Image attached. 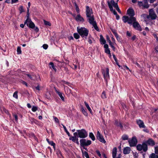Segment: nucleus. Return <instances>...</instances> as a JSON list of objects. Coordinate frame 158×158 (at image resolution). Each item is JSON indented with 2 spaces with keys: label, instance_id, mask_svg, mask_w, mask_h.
<instances>
[{
  "label": "nucleus",
  "instance_id": "1",
  "mask_svg": "<svg viewBox=\"0 0 158 158\" xmlns=\"http://www.w3.org/2000/svg\"><path fill=\"white\" fill-rule=\"evenodd\" d=\"M86 14L89 23L93 26L96 30L99 31V29L97 26L96 22L94 20V18L92 10L88 6H86Z\"/></svg>",
  "mask_w": 158,
  "mask_h": 158
},
{
  "label": "nucleus",
  "instance_id": "2",
  "mask_svg": "<svg viewBox=\"0 0 158 158\" xmlns=\"http://www.w3.org/2000/svg\"><path fill=\"white\" fill-rule=\"evenodd\" d=\"M148 145L153 146L155 145V142L152 139H149L148 140L143 142L142 144H138L136 146L137 149L139 151L143 150V152H146L148 149Z\"/></svg>",
  "mask_w": 158,
  "mask_h": 158
},
{
  "label": "nucleus",
  "instance_id": "3",
  "mask_svg": "<svg viewBox=\"0 0 158 158\" xmlns=\"http://www.w3.org/2000/svg\"><path fill=\"white\" fill-rule=\"evenodd\" d=\"M77 30L78 32L82 37L87 38L89 32V31L88 29L84 27L79 28L77 27Z\"/></svg>",
  "mask_w": 158,
  "mask_h": 158
},
{
  "label": "nucleus",
  "instance_id": "4",
  "mask_svg": "<svg viewBox=\"0 0 158 158\" xmlns=\"http://www.w3.org/2000/svg\"><path fill=\"white\" fill-rule=\"evenodd\" d=\"M77 131V132L78 136L79 138H84L88 136L87 132L84 129L78 130Z\"/></svg>",
  "mask_w": 158,
  "mask_h": 158
},
{
  "label": "nucleus",
  "instance_id": "5",
  "mask_svg": "<svg viewBox=\"0 0 158 158\" xmlns=\"http://www.w3.org/2000/svg\"><path fill=\"white\" fill-rule=\"evenodd\" d=\"M102 72L104 79L107 82V81L110 79L109 69L108 68H106L105 70L104 69H102Z\"/></svg>",
  "mask_w": 158,
  "mask_h": 158
},
{
  "label": "nucleus",
  "instance_id": "6",
  "mask_svg": "<svg viewBox=\"0 0 158 158\" xmlns=\"http://www.w3.org/2000/svg\"><path fill=\"white\" fill-rule=\"evenodd\" d=\"M80 145L81 146H88L91 143V141L90 140H86L85 139H81L80 140Z\"/></svg>",
  "mask_w": 158,
  "mask_h": 158
},
{
  "label": "nucleus",
  "instance_id": "7",
  "mask_svg": "<svg viewBox=\"0 0 158 158\" xmlns=\"http://www.w3.org/2000/svg\"><path fill=\"white\" fill-rule=\"evenodd\" d=\"M24 24H26L27 26L31 28H33L35 27V25L34 23L32 22L31 19L28 18V17L27 19L25 20Z\"/></svg>",
  "mask_w": 158,
  "mask_h": 158
},
{
  "label": "nucleus",
  "instance_id": "8",
  "mask_svg": "<svg viewBox=\"0 0 158 158\" xmlns=\"http://www.w3.org/2000/svg\"><path fill=\"white\" fill-rule=\"evenodd\" d=\"M149 15L151 19L152 20L155 19L157 17V15L153 9H151L149 11Z\"/></svg>",
  "mask_w": 158,
  "mask_h": 158
},
{
  "label": "nucleus",
  "instance_id": "9",
  "mask_svg": "<svg viewBox=\"0 0 158 158\" xmlns=\"http://www.w3.org/2000/svg\"><path fill=\"white\" fill-rule=\"evenodd\" d=\"M96 137L97 139L101 142L104 143H106V141L105 140L103 136L101 134L99 131H97Z\"/></svg>",
  "mask_w": 158,
  "mask_h": 158
},
{
  "label": "nucleus",
  "instance_id": "10",
  "mask_svg": "<svg viewBox=\"0 0 158 158\" xmlns=\"http://www.w3.org/2000/svg\"><path fill=\"white\" fill-rule=\"evenodd\" d=\"M130 146L133 147L135 146L137 143V140L135 137H132V139L128 141Z\"/></svg>",
  "mask_w": 158,
  "mask_h": 158
},
{
  "label": "nucleus",
  "instance_id": "11",
  "mask_svg": "<svg viewBox=\"0 0 158 158\" xmlns=\"http://www.w3.org/2000/svg\"><path fill=\"white\" fill-rule=\"evenodd\" d=\"M132 25L133 27L136 30L139 31L142 30V28L139 24L136 21L135 22H134V23H133Z\"/></svg>",
  "mask_w": 158,
  "mask_h": 158
},
{
  "label": "nucleus",
  "instance_id": "12",
  "mask_svg": "<svg viewBox=\"0 0 158 158\" xmlns=\"http://www.w3.org/2000/svg\"><path fill=\"white\" fill-rule=\"evenodd\" d=\"M127 13L130 17L133 16L135 15L134 11L132 8H130L127 11Z\"/></svg>",
  "mask_w": 158,
  "mask_h": 158
},
{
  "label": "nucleus",
  "instance_id": "13",
  "mask_svg": "<svg viewBox=\"0 0 158 158\" xmlns=\"http://www.w3.org/2000/svg\"><path fill=\"white\" fill-rule=\"evenodd\" d=\"M56 93L58 95L61 99L63 101H64V94L61 92H60L58 90L55 89Z\"/></svg>",
  "mask_w": 158,
  "mask_h": 158
},
{
  "label": "nucleus",
  "instance_id": "14",
  "mask_svg": "<svg viewBox=\"0 0 158 158\" xmlns=\"http://www.w3.org/2000/svg\"><path fill=\"white\" fill-rule=\"evenodd\" d=\"M136 21V19L133 16L130 17L129 18L128 23L129 24H131L134 22H135Z\"/></svg>",
  "mask_w": 158,
  "mask_h": 158
},
{
  "label": "nucleus",
  "instance_id": "15",
  "mask_svg": "<svg viewBox=\"0 0 158 158\" xmlns=\"http://www.w3.org/2000/svg\"><path fill=\"white\" fill-rule=\"evenodd\" d=\"M75 19L77 21L83 22L84 21V19L80 14H78L75 18Z\"/></svg>",
  "mask_w": 158,
  "mask_h": 158
},
{
  "label": "nucleus",
  "instance_id": "16",
  "mask_svg": "<svg viewBox=\"0 0 158 158\" xmlns=\"http://www.w3.org/2000/svg\"><path fill=\"white\" fill-rule=\"evenodd\" d=\"M131 150L130 148L127 147L124 148L123 152L125 154H128L130 153Z\"/></svg>",
  "mask_w": 158,
  "mask_h": 158
},
{
  "label": "nucleus",
  "instance_id": "17",
  "mask_svg": "<svg viewBox=\"0 0 158 158\" xmlns=\"http://www.w3.org/2000/svg\"><path fill=\"white\" fill-rule=\"evenodd\" d=\"M137 123L138 125L139 126V127L140 128H145V126L144 125V124L143 123V122L140 120H138L137 121Z\"/></svg>",
  "mask_w": 158,
  "mask_h": 158
},
{
  "label": "nucleus",
  "instance_id": "18",
  "mask_svg": "<svg viewBox=\"0 0 158 158\" xmlns=\"http://www.w3.org/2000/svg\"><path fill=\"white\" fill-rule=\"evenodd\" d=\"M117 148L115 147L112 150V154L113 158H116V157L117 152Z\"/></svg>",
  "mask_w": 158,
  "mask_h": 158
},
{
  "label": "nucleus",
  "instance_id": "19",
  "mask_svg": "<svg viewBox=\"0 0 158 158\" xmlns=\"http://www.w3.org/2000/svg\"><path fill=\"white\" fill-rule=\"evenodd\" d=\"M64 90L66 94H69L71 93V89L67 86H64Z\"/></svg>",
  "mask_w": 158,
  "mask_h": 158
},
{
  "label": "nucleus",
  "instance_id": "20",
  "mask_svg": "<svg viewBox=\"0 0 158 158\" xmlns=\"http://www.w3.org/2000/svg\"><path fill=\"white\" fill-rule=\"evenodd\" d=\"M46 140L49 144H50L51 146H53L54 148L55 149V146L56 145L55 143H54L53 142V141H50L48 139H46Z\"/></svg>",
  "mask_w": 158,
  "mask_h": 158
},
{
  "label": "nucleus",
  "instance_id": "21",
  "mask_svg": "<svg viewBox=\"0 0 158 158\" xmlns=\"http://www.w3.org/2000/svg\"><path fill=\"white\" fill-rule=\"evenodd\" d=\"M115 124L117 126L120 127L121 128L123 127V125L121 122H118L117 120H115Z\"/></svg>",
  "mask_w": 158,
  "mask_h": 158
},
{
  "label": "nucleus",
  "instance_id": "22",
  "mask_svg": "<svg viewBox=\"0 0 158 158\" xmlns=\"http://www.w3.org/2000/svg\"><path fill=\"white\" fill-rule=\"evenodd\" d=\"M148 0H143V3H144V8H148L149 6L148 3Z\"/></svg>",
  "mask_w": 158,
  "mask_h": 158
},
{
  "label": "nucleus",
  "instance_id": "23",
  "mask_svg": "<svg viewBox=\"0 0 158 158\" xmlns=\"http://www.w3.org/2000/svg\"><path fill=\"white\" fill-rule=\"evenodd\" d=\"M62 125L64 129V131L66 132V133L68 135V136L69 137L71 136L70 135L69 133L67 130L66 127L63 124H62Z\"/></svg>",
  "mask_w": 158,
  "mask_h": 158
},
{
  "label": "nucleus",
  "instance_id": "24",
  "mask_svg": "<svg viewBox=\"0 0 158 158\" xmlns=\"http://www.w3.org/2000/svg\"><path fill=\"white\" fill-rule=\"evenodd\" d=\"M138 5L140 7H141L142 8H144V3L143 2L139 1L138 2Z\"/></svg>",
  "mask_w": 158,
  "mask_h": 158
},
{
  "label": "nucleus",
  "instance_id": "25",
  "mask_svg": "<svg viewBox=\"0 0 158 158\" xmlns=\"http://www.w3.org/2000/svg\"><path fill=\"white\" fill-rule=\"evenodd\" d=\"M129 18L128 17L126 16H123L122 18V20L123 22L125 23H126L127 22L128 23Z\"/></svg>",
  "mask_w": 158,
  "mask_h": 158
},
{
  "label": "nucleus",
  "instance_id": "26",
  "mask_svg": "<svg viewBox=\"0 0 158 158\" xmlns=\"http://www.w3.org/2000/svg\"><path fill=\"white\" fill-rule=\"evenodd\" d=\"M84 103H85V105L86 107H87L88 110H89V111L90 112V113H91V112H92V110L91 109V108H90V107H89L88 104L87 103L85 102H84Z\"/></svg>",
  "mask_w": 158,
  "mask_h": 158
},
{
  "label": "nucleus",
  "instance_id": "27",
  "mask_svg": "<svg viewBox=\"0 0 158 158\" xmlns=\"http://www.w3.org/2000/svg\"><path fill=\"white\" fill-rule=\"evenodd\" d=\"M89 137L92 139L93 141H94L95 140V136L92 132H90L89 133Z\"/></svg>",
  "mask_w": 158,
  "mask_h": 158
},
{
  "label": "nucleus",
  "instance_id": "28",
  "mask_svg": "<svg viewBox=\"0 0 158 158\" xmlns=\"http://www.w3.org/2000/svg\"><path fill=\"white\" fill-rule=\"evenodd\" d=\"M49 64L50 65V68H52L53 69L55 72H56V69L55 68L53 63V62H50Z\"/></svg>",
  "mask_w": 158,
  "mask_h": 158
},
{
  "label": "nucleus",
  "instance_id": "29",
  "mask_svg": "<svg viewBox=\"0 0 158 158\" xmlns=\"http://www.w3.org/2000/svg\"><path fill=\"white\" fill-rule=\"evenodd\" d=\"M100 41L102 44H104L106 43V41L103 37L102 36H100Z\"/></svg>",
  "mask_w": 158,
  "mask_h": 158
},
{
  "label": "nucleus",
  "instance_id": "30",
  "mask_svg": "<svg viewBox=\"0 0 158 158\" xmlns=\"http://www.w3.org/2000/svg\"><path fill=\"white\" fill-rule=\"evenodd\" d=\"M109 45L111 46V47L113 49V50H114L115 47L114 46V45L115 43H113V42H112L110 40H109Z\"/></svg>",
  "mask_w": 158,
  "mask_h": 158
},
{
  "label": "nucleus",
  "instance_id": "31",
  "mask_svg": "<svg viewBox=\"0 0 158 158\" xmlns=\"http://www.w3.org/2000/svg\"><path fill=\"white\" fill-rule=\"evenodd\" d=\"M149 158H158V155H156L154 153H152L150 155Z\"/></svg>",
  "mask_w": 158,
  "mask_h": 158
},
{
  "label": "nucleus",
  "instance_id": "32",
  "mask_svg": "<svg viewBox=\"0 0 158 158\" xmlns=\"http://www.w3.org/2000/svg\"><path fill=\"white\" fill-rule=\"evenodd\" d=\"M74 6L75 7L76 10L77 12L79 13L80 12V9L78 7V6L76 2H74Z\"/></svg>",
  "mask_w": 158,
  "mask_h": 158
},
{
  "label": "nucleus",
  "instance_id": "33",
  "mask_svg": "<svg viewBox=\"0 0 158 158\" xmlns=\"http://www.w3.org/2000/svg\"><path fill=\"white\" fill-rule=\"evenodd\" d=\"M77 139V138L76 137L73 136L70 137L69 139L70 140H72L73 142H76Z\"/></svg>",
  "mask_w": 158,
  "mask_h": 158
},
{
  "label": "nucleus",
  "instance_id": "34",
  "mask_svg": "<svg viewBox=\"0 0 158 158\" xmlns=\"http://www.w3.org/2000/svg\"><path fill=\"white\" fill-rule=\"evenodd\" d=\"M81 110L83 113V114L85 115V116H87L88 115L86 111H85V110L84 109V108L83 107H82L81 108Z\"/></svg>",
  "mask_w": 158,
  "mask_h": 158
},
{
  "label": "nucleus",
  "instance_id": "35",
  "mask_svg": "<svg viewBox=\"0 0 158 158\" xmlns=\"http://www.w3.org/2000/svg\"><path fill=\"white\" fill-rule=\"evenodd\" d=\"M73 36L76 39H79L80 37L79 35L77 33H74L73 34Z\"/></svg>",
  "mask_w": 158,
  "mask_h": 158
},
{
  "label": "nucleus",
  "instance_id": "36",
  "mask_svg": "<svg viewBox=\"0 0 158 158\" xmlns=\"http://www.w3.org/2000/svg\"><path fill=\"white\" fill-rule=\"evenodd\" d=\"M108 4L110 11H112L113 10H114L113 6L110 4V3L108 2Z\"/></svg>",
  "mask_w": 158,
  "mask_h": 158
},
{
  "label": "nucleus",
  "instance_id": "37",
  "mask_svg": "<svg viewBox=\"0 0 158 158\" xmlns=\"http://www.w3.org/2000/svg\"><path fill=\"white\" fill-rule=\"evenodd\" d=\"M122 138L123 140H127L128 139V136L127 135H124L122 136Z\"/></svg>",
  "mask_w": 158,
  "mask_h": 158
},
{
  "label": "nucleus",
  "instance_id": "38",
  "mask_svg": "<svg viewBox=\"0 0 158 158\" xmlns=\"http://www.w3.org/2000/svg\"><path fill=\"white\" fill-rule=\"evenodd\" d=\"M17 54H19L21 53V48L20 47H18L17 48Z\"/></svg>",
  "mask_w": 158,
  "mask_h": 158
},
{
  "label": "nucleus",
  "instance_id": "39",
  "mask_svg": "<svg viewBox=\"0 0 158 158\" xmlns=\"http://www.w3.org/2000/svg\"><path fill=\"white\" fill-rule=\"evenodd\" d=\"M44 24L45 25H48V26H51V23H50V22L46 21L45 20H44Z\"/></svg>",
  "mask_w": 158,
  "mask_h": 158
},
{
  "label": "nucleus",
  "instance_id": "40",
  "mask_svg": "<svg viewBox=\"0 0 158 158\" xmlns=\"http://www.w3.org/2000/svg\"><path fill=\"white\" fill-rule=\"evenodd\" d=\"M17 94H18L17 92L16 91L14 93L13 95V97L16 99H17L18 98Z\"/></svg>",
  "mask_w": 158,
  "mask_h": 158
},
{
  "label": "nucleus",
  "instance_id": "41",
  "mask_svg": "<svg viewBox=\"0 0 158 158\" xmlns=\"http://www.w3.org/2000/svg\"><path fill=\"white\" fill-rule=\"evenodd\" d=\"M93 39L91 37L89 36L88 38V42L90 44H91L92 43V40Z\"/></svg>",
  "mask_w": 158,
  "mask_h": 158
},
{
  "label": "nucleus",
  "instance_id": "42",
  "mask_svg": "<svg viewBox=\"0 0 158 158\" xmlns=\"http://www.w3.org/2000/svg\"><path fill=\"white\" fill-rule=\"evenodd\" d=\"M31 110L32 111L35 112L37 110V107L36 106H32Z\"/></svg>",
  "mask_w": 158,
  "mask_h": 158
},
{
  "label": "nucleus",
  "instance_id": "43",
  "mask_svg": "<svg viewBox=\"0 0 158 158\" xmlns=\"http://www.w3.org/2000/svg\"><path fill=\"white\" fill-rule=\"evenodd\" d=\"M101 97L103 98H106V93L104 91L102 93Z\"/></svg>",
  "mask_w": 158,
  "mask_h": 158
},
{
  "label": "nucleus",
  "instance_id": "44",
  "mask_svg": "<svg viewBox=\"0 0 158 158\" xmlns=\"http://www.w3.org/2000/svg\"><path fill=\"white\" fill-rule=\"evenodd\" d=\"M19 10L20 11V13H21L24 11V10L23 8V6H21L19 7Z\"/></svg>",
  "mask_w": 158,
  "mask_h": 158
},
{
  "label": "nucleus",
  "instance_id": "45",
  "mask_svg": "<svg viewBox=\"0 0 158 158\" xmlns=\"http://www.w3.org/2000/svg\"><path fill=\"white\" fill-rule=\"evenodd\" d=\"M43 48L44 49H47L48 48V45H47V44H44L43 45V46H42Z\"/></svg>",
  "mask_w": 158,
  "mask_h": 158
},
{
  "label": "nucleus",
  "instance_id": "46",
  "mask_svg": "<svg viewBox=\"0 0 158 158\" xmlns=\"http://www.w3.org/2000/svg\"><path fill=\"white\" fill-rule=\"evenodd\" d=\"M53 118L56 123H59V120L57 118H56V117H54Z\"/></svg>",
  "mask_w": 158,
  "mask_h": 158
},
{
  "label": "nucleus",
  "instance_id": "47",
  "mask_svg": "<svg viewBox=\"0 0 158 158\" xmlns=\"http://www.w3.org/2000/svg\"><path fill=\"white\" fill-rule=\"evenodd\" d=\"M101 5L102 7V8L103 9L105 8V3L103 1H102L101 2Z\"/></svg>",
  "mask_w": 158,
  "mask_h": 158
},
{
  "label": "nucleus",
  "instance_id": "48",
  "mask_svg": "<svg viewBox=\"0 0 158 158\" xmlns=\"http://www.w3.org/2000/svg\"><path fill=\"white\" fill-rule=\"evenodd\" d=\"M115 37L116 38L117 40L118 41H121L120 40V38L118 34L117 35H115Z\"/></svg>",
  "mask_w": 158,
  "mask_h": 158
},
{
  "label": "nucleus",
  "instance_id": "49",
  "mask_svg": "<svg viewBox=\"0 0 158 158\" xmlns=\"http://www.w3.org/2000/svg\"><path fill=\"white\" fill-rule=\"evenodd\" d=\"M105 52L109 54L110 53V51L109 48H107L106 49H105Z\"/></svg>",
  "mask_w": 158,
  "mask_h": 158
},
{
  "label": "nucleus",
  "instance_id": "50",
  "mask_svg": "<svg viewBox=\"0 0 158 158\" xmlns=\"http://www.w3.org/2000/svg\"><path fill=\"white\" fill-rule=\"evenodd\" d=\"M83 154L86 158L87 157L89 156L88 153L86 151L84 152Z\"/></svg>",
  "mask_w": 158,
  "mask_h": 158
},
{
  "label": "nucleus",
  "instance_id": "51",
  "mask_svg": "<svg viewBox=\"0 0 158 158\" xmlns=\"http://www.w3.org/2000/svg\"><path fill=\"white\" fill-rule=\"evenodd\" d=\"M111 31L114 35H116L118 34L115 30L114 29H112Z\"/></svg>",
  "mask_w": 158,
  "mask_h": 158
},
{
  "label": "nucleus",
  "instance_id": "52",
  "mask_svg": "<svg viewBox=\"0 0 158 158\" xmlns=\"http://www.w3.org/2000/svg\"><path fill=\"white\" fill-rule=\"evenodd\" d=\"M138 154L136 153H133V156L134 158H138Z\"/></svg>",
  "mask_w": 158,
  "mask_h": 158
},
{
  "label": "nucleus",
  "instance_id": "53",
  "mask_svg": "<svg viewBox=\"0 0 158 158\" xmlns=\"http://www.w3.org/2000/svg\"><path fill=\"white\" fill-rule=\"evenodd\" d=\"M96 152L97 154L98 155V156L100 157H101V155L100 152L98 150H97L96 151Z\"/></svg>",
  "mask_w": 158,
  "mask_h": 158
},
{
  "label": "nucleus",
  "instance_id": "54",
  "mask_svg": "<svg viewBox=\"0 0 158 158\" xmlns=\"http://www.w3.org/2000/svg\"><path fill=\"white\" fill-rule=\"evenodd\" d=\"M113 6L116 9L118 7L117 3H115L113 5Z\"/></svg>",
  "mask_w": 158,
  "mask_h": 158
},
{
  "label": "nucleus",
  "instance_id": "55",
  "mask_svg": "<svg viewBox=\"0 0 158 158\" xmlns=\"http://www.w3.org/2000/svg\"><path fill=\"white\" fill-rule=\"evenodd\" d=\"M26 75L31 80H33V79L32 76L29 74H27Z\"/></svg>",
  "mask_w": 158,
  "mask_h": 158
},
{
  "label": "nucleus",
  "instance_id": "56",
  "mask_svg": "<svg viewBox=\"0 0 158 158\" xmlns=\"http://www.w3.org/2000/svg\"><path fill=\"white\" fill-rule=\"evenodd\" d=\"M35 89L37 90H40V86L39 85H38L36 87H35Z\"/></svg>",
  "mask_w": 158,
  "mask_h": 158
},
{
  "label": "nucleus",
  "instance_id": "57",
  "mask_svg": "<svg viewBox=\"0 0 158 158\" xmlns=\"http://www.w3.org/2000/svg\"><path fill=\"white\" fill-rule=\"evenodd\" d=\"M29 9L28 8L27 10V17L29 18Z\"/></svg>",
  "mask_w": 158,
  "mask_h": 158
},
{
  "label": "nucleus",
  "instance_id": "58",
  "mask_svg": "<svg viewBox=\"0 0 158 158\" xmlns=\"http://www.w3.org/2000/svg\"><path fill=\"white\" fill-rule=\"evenodd\" d=\"M14 118H15V120L16 121H17L18 120V118L17 115H16V114H14Z\"/></svg>",
  "mask_w": 158,
  "mask_h": 158
},
{
  "label": "nucleus",
  "instance_id": "59",
  "mask_svg": "<svg viewBox=\"0 0 158 158\" xmlns=\"http://www.w3.org/2000/svg\"><path fill=\"white\" fill-rule=\"evenodd\" d=\"M35 31L36 32H38L39 31V29L37 27H34Z\"/></svg>",
  "mask_w": 158,
  "mask_h": 158
},
{
  "label": "nucleus",
  "instance_id": "60",
  "mask_svg": "<svg viewBox=\"0 0 158 158\" xmlns=\"http://www.w3.org/2000/svg\"><path fill=\"white\" fill-rule=\"evenodd\" d=\"M113 58L114 60L115 61V62H116L117 60V58H116L115 55L114 54H113Z\"/></svg>",
  "mask_w": 158,
  "mask_h": 158
},
{
  "label": "nucleus",
  "instance_id": "61",
  "mask_svg": "<svg viewBox=\"0 0 158 158\" xmlns=\"http://www.w3.org/2000/svg\"><path fill=\"white\" fill-rule=\"evenodd\" d=\"M68 39L69 40H74L72 36H70L68 37Z\"/></svg>",
  "mask_w": 158,
  "mask_h": 158
},
{
  "label": "nucleus",
  "instance_id": "62",
  "mask_svg": "<svg viewBox=\"0 0 158 158\" xmlns=\"http://www.w3.org/2000/svg\"><path fill=\"white\" fill-rule=\"evenodd\" d=\"M104 48H105V49H106L107 48H108V45L107 44H104Z\"/></svg>",
  "mask_w": 158,
  "mask_h": 158
},
{
  "label": "nucleus",
  "instance_id": "63",
  "mask_svg": "<svg viewBox=\"0 0 158 158\" xmlns=\"http://www.w3.org/2000/svg\"><path fill=\"white\" fill-rule=\"evenodd\" d=\"M112 12H113L114 14L115 15L118 14L114 10H113Z\"/></svg>",
  "mask_w": 158,
  "mask_h": 158
},
{
  "label": "nucleus",
  "instance_id": "64",
  "mask_svg": "<svg viewBox=\"0 0 158 158\" xmlns=\"http://www.w3.org/2000/svg\"><path fill=\"white\" fill-rule=\"evenodd\" d=\"M110 2L111 3V4L112 5H113L115 3H116L114 1V0H111L110 1Z\"/></svg>",
  "mask_w": 158,
  "mask_h": 158
}]
</instances>
